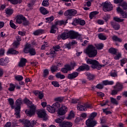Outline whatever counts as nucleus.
I'll list each match as a JSON object with an SVG mask.
<instances>
[{"label": "nucleus", "mask_w": 127, "mask_h": 127, "mask_svg": "<svg viewBox=\"0 0 127 127\" xmlns=\"http://www.w3.org/2000/svg\"><path fill=\"white\" fill-rule=\"evenodd\" d=\"M60 127H66V121H64L60 124Z\"/></svg>", "instance_id": "774afa93"}, {"label": "nucleus", "mask_w": 127, "mask_h": 127, "mask_svg": "<svg viewBox=\"0 0 127 127\" xmlns=\"http://www.w3.org/2000/svg\"><path fill=\"white\" fill-rule=\"evenodd\" d=\"M113 9V5L109 2L106 1L103 5V10L104 11H110Z\"/></svg>", "instance_id": "f8f14e48"}, {"label": "nucleus", "mask_w": 127, "mask_h": 127, "mask_svg": "<svg viewBox=\"0 0 127 127\" xmlns=\"http://www.w3.org/2000/svg\"><path fill=\"white\" fill-rule=\"evenodd\" d=\"M10 27L12 28H14V29H15V28H16V26H15V24H14V23L12 22V20H11L10 21Z\"/></svg>", "instance_id": "5fc2aeb1"}, {"label": "nucleus", "mask_w": 127, "mask_h": 127, "mask_svg": "<svg viewBox=\"0 0 127 127\" xmlns=\"http://www.w3.org/2000/svg\"><path fill=\"white\" fill-rule=\"evenodd\" d=\"M15 79L17 81H22L23 77L22 75H17L15 77Z\"/></svg>", "instance_id": "09e8293b"}, {"label": "nucleus", "mask_w": 127, "mask_h": 127, "mask_svg": "<svg viewBox=\"0 0 127 127\" xmlns=\"http://www.w3.org/2000/svg\"><path fill=\"white\" fill-rule=\"evenodd\" d=\"M109 53H111V54H113L114 55H117V54L118 53V50L113 48H111L109 49Z\"/></svg>", "instance_id": "393cba45"}, {"label": "nucleus", "mask_w": 127, "mask_h": 127, "mask_svg": "<svg viewBox=\"0 0 127 127\" xmlns=\"http://www.w3.org/2000/svg\"><path fill=\"white\" fill-rule=\"evenodd\" d=\"M27 63V60H26V59L21 58L19 63L18 66L19 67H24Z\"/></svg>", "instance_id": "a211bd4d"}, {"label": "nucleus", "mask_w": 127, "mask_h": 127, "mask_svg": "<svg viewBox=\"0 0 127 127\" xmlns=\"http://www.w3.org/2000/svg\"><path fill=\"white\" fill-rule=\"evenodd\" d=\"M96 14H99V12L98 11H93V12H91L90 13V18H91V19H92V18H93V17H94L95 15H96Z\"/></svg>", "instance_id": "ea45409f"}, {"label": "nucleus", "mask_w": 127, "mask_h": 127, "mask_svg": "<svg viewBox=\"0 0 127 127\" xmlns=\"http://www.w3.org/2000/svg\"><path fill=\"white\" fill-rule=\"evenodd\" d=\"M5 11H6V14H8V15H10L12 14V13H13V10H12V9H8V8L6 9Z\"/></svg>", "instance_id": "a18cd8bd"}, {"label": "nucleus", "mask_w": 127, "mask_h": 127, "mask_svg": "<svg viewBox=\"0 0 127 127\" xmlns=\"http://www.w3.org/2000/svg\"><path fill=\"white\" fill-rule=\"evenodd\" d=\"M9 60L8 58L5 59L2 58L0 59V65L1 66H6V64L8 63Z\"/></svg>", "instance_id": "f3484780"}, {"label": "nucleus", "mask_w": 127, "mask_h": 127, "mask_svg": "<svg viewBox=\"0 0 127 127\" xmlns=\"http://www.w3.org/2000/svg\"><path fill=\"white\" fill-rule=\"evenodd\" d=\"M111 24L115 30H119V29H120V28L121 27L120 24L116 23L115 22H111Z\"/></svg>", "instance_id": "4be33fe9"}, {"label": "nucleus", "mask_w": 127, "mask_h": 127, "mask_svg": "<svg viewBox=\"0 0 127 127\" xmlns=\"http://www.w3.org/2000/svg\"><path fill=\"white\" fill-rule=\"evenodd\" d=\"M103 85L104 86H107V85H113L114 84V81H109V80H104L102 81Z\"/></svg>", "instance_id": "c85d7f7f"}, {"label": "nucleus", "mask_w": 127, "mask_h": 127, "mask_svg": "<svg viewBox=\"0 0 127 127\" xmlns=\"http://www.w3.org/2000/svg\"><path fill=\"white\" fill-rule=\"evenodd\" d=\"M27 104L30 108V110H26L25 111L27 116H28V117H32V116H34V114H35V106H34V105L32 104V102L29 100L28 101Z\"/></svg>", "instance_id": "39448f33"}, {"label": "nucleus", "mask_w": 127, "mask_h": 127, "mask_svg": "<svg viewBox=\"0 0 127 127\" xmlns=\"http://www.w3.org/2000/svg\"><path fill=\"white\" fill-rule=\"evenodd\" d=\"M24 19V17L22 15H19L17 16L16 19V23L21 24L22 23V21Z\"/></svg>", "instance_id": "6ab92c4d"}, {"label": "nucleus", "mask_w": 127, "mask_h": 127, "mask_svg": "<svg viewBox=\"0 0 127 127\" xmlns=\"http://www.w3.org/2000/svg\"><path fill=\"white\" fill-rule=\"evenodd\" d=\"M79 75V73L77 72H73L71 73H69L67 75V78L69 80H73L75 78H77Z\"/></svg>", "instance_id": "dca6fc26"}, {"label": "nucleus", "mask_w": 127, "mask_h": 127, "mask_svg": "<svg viewBox=\"0 0 127 127\" xmlns=\"http://www.w3.org/2000/svg\"><path fill=\"white\" fill-rule=\"evenodd\" d=\"M95 47L97 49L101 50V49H103L104 48V44L102 43L95 44Z\"/></svg>", "instance_id": "e433bc0d"}, {"label": "nucleus", "mask_w": 127, "mask_h": 127, "mask_svg": "<svg viewBox=\"0 0 127 127\" xmlns=\"http://www.w3.org/2000/svg\"><path fill=\"white\" fill-rule=\"evenodd\" d=\"M74 116L75 115H74V113L72 111H71L68 115V116L67 117V119L71 120L72 119H73V118H74Z\"/></svg>", "instance_id": "79ce46f5"}, {"label": "nucleus", "mask_w": 127, "mask_h": 127, "mask_svg": "<svg viewBox=\"0 0 127 127\" xmlns=\"http://www.w3.org/2000/svg\"><path fill=\"white\" fill-rule=\"evenodd\" d=\"M97 115L96 112H93L90 114L89 119L86 121V127H94L98 124L96 120H93L97 117Z\"/></svg>", "instance_id": "7ed1b4c3"}, {"label": "nucleus", "mask_w": 127, "mask_h": 127, "mask_svg": "<svg viewBox=\"0 0 127 127\" xmlns=\"http://www.w3.org/2000/svg\"><path fill=\"white\" fill-rule=\"evenodd\" d=\"M64 119H65V118L64 116L61 117L60 118H58L57 119L55 120V122L56 123H57V124H62V122H63V121H64Z\"/></svg>", "instance_id": "c756f323"}, {"label": "nucleus", "mask_w": 127, "mask_h": 127, "mask_svg": "<svg viewBox=\"0 0 127 127\" xmlns=\"http://www.w3.org/2000/svg\"><path fill=\"white\" fill-rule=\"evenodd\" d=\"M57 70H58V68L56 65H53L51 67V71H52V73H54V72H56Z\"/></svg>", "instance_id": "4c0bfd02"}, {"label": "nucleus", "mask_w": 127, "mask_h": 127, "mask_svg": "<svg viewBox=\"0 0 127 127\" xmlns=\"http://www.w3.org/2000/svg\"><path fill=\"white\" fill-rule=\"evenodd\" d=\"M43 73H44V74H43L44 78H46V77H47V75H49V71L47 69H45L44 70Z\"/></svg>", "instance_id": "8fccbe9b"}, {"label": "nucleus", "mask_w": 127, "mask_h": 127, "mask_svg": "<svg viewBox=\"0 0 127 127\" xmlns=\"http://www.w3.org/2000/svg\"><path fill=\"white\" fill-rule=\"evenodd\" d=\"M30 56H34V55H36V51H35V49L31 48V49L30 50V52H29Z\"/></svg>", "instance_id": "f704fd0d"}, {"label": "nucleus", "mask_w": 127, "mask_h": 127, "mask_svg": "<svg viewBox=\"0 0 127 127\" xmlns=\"http://www.w3.org/2000/svg\"><path fill=\"white\" fill-rule=\"evenodd\" d=\"M52 84L54 86V87H59L60 85H59V83H58V82L57 81H53L52 82Z\"/></svg>", "instance_id": "4d7b16f0"}, {"label": "nucleus", "mask_w": 127, "mask_h": 127, "mask_svg": "<svg viewBox=\"0 0 127 127\" xmlns=\"http://www.w3.org/2000/svg\"><path fill=\"white\" fill-rule=\"evenodd\" d=\"M49 0H44L42 2V5L43 6H48L49 5V2H48Z\"/></svg>", "instance_id": "de8ad7c7"}, {"label": "nucleus", "mask_w": 127, "mask_h": 127, "mask_svg": "<svg viewBox=\"0 0 127 127\" xmlns=\"http://www.w3.org/2000/svg\"><path fill=\"white\" fill-rule=\"evenodd\" d=\"M114 88L117 89L118 92H120V91H122V90L124 89V87H123V84L120 83V82H118L116 85L114 86Z\"/></svg>", "instance_id": "5701e85b"}, {"label": "nucleus", "mask_w": 127, "mask_h": 127, "mask_svg": "<svg viewBox=\"0 0 127 127\" xmlns=\"http://www.w3.org/2000/svg\"><path fill=\"white\" fill-rule=\"evenodd\" d=\"M112 39L113 41H117L118 42H122V41H123L122 39L118 38V36H116V35L113 36L112 37Z\"/></svg>", "instance_id": "2f4dec72"}, {"label": "nucleus", "mask_w": 127, "mask_h": 127, "mask_svg": "<svg viewBox=\"0 0 127 127\" xmlns=\"http://www.w3.org/2000/svg\"><path fill=\"white\" fill-rule=\"evenodd\" d=\"M113 19L115 20V21H117V22H123V21H124V19H121V18H119L118 17H114Z\"/></svg>", "instance_id": "37998d69"}, {"label": "nucleus", "mask_w": 127, "mask_h": 127, "mask_svg": "<svg viewBox=\"0 0 127 127\" xmlns=\"http://www.w3.org/2000/svg\"><path fill=\"white\" fill-rule=\"evenodd\" d=\"M53 49L55 50V51H59V49H60V46L59 45L55 46L53 47Z\"/></svg>", "instance_id": "338daca9"}, {"label": "nucleus", "mask_w": 127, "mask_h": 127, "mask_svg": "<svg viewBox=\"0 0 127 127\" xmlns=\"http://www.w3.org/2000/svg\"><path fill=\"white\" fill-rule=\"evenodd\" d=\"M46 23H50L52 22V21H53V20H54V17L53 16H52L51 17L46 18Z\"/></svg>", "instance_id": "72a5a7b5"}, {"label": "nucleus", "mask_w": 127, "mask_h": 127, "mask_svg": "<svg viewBox=\"0 0 127 127\" xmlns=\"http://www.w3.org/2000/svg\"><path fill=\"white\" fill-rule=\"evenodd\" d=\"M86 63L87 64H91V67L92 68V69H97V70H101L102 67H105L106 65V64L103 65L100 64L99 62L95 60H92L91 59H87L86 60Z\"/></svg>", "instance_id": "f03ea898"}, {"label": "nucleus", "mask_w": 127, "mask_h": 127, "mask_svg": "<svg viewBox=\"0 0 127 127\" xmlns=\"http://www.w3.org/2000/svg\"><path fill=\"white\" fill-rule=\"evenodd\" d=\"M67 112H68L67 107L65 106L64 105H63L58 112V116H64V115H65Z\"/></svg>", "instance_id": "9b49d317"}, {"label": "nucleus", "mask_w": 127, "mask_h": 127, "mask_svg": "<svg viewBox=\"0 0 127 127\" xmlns=\"http://www.w3.org/2000/svg\"><path fill=\"white\" fill-rule=\"evenodd\" d=\"M14 89H15V86H14V84L10 83V87L8 89V91H10V92H13V91H14Z\"/></svg>", "instance_id": "a19ab883"}, {"label": "nucleus", "mask_w": 127, "mask_h": 127, "mask_svg": "<svg viewBox=\"0 0 127 127\" xmlns=\"http://www.w3.org/2000/svg\"><path fill=\"white\" fill-rule=\"evenodd\" d=\"M95 88H96V89H99V90H102V89H103L104 88V85L98 84L95 86Z\"/></svg>", "instance_id": "603ef678"}, {"label": "nucleus", "mask_w": 127, "mask_h": 127, "mask_svg": "<svg viewBox=\"0 0 127 127\" xmlns=\"http://www.w3.org/2000/svg\"><path fill=\"white\" fill-rule=\"evenodd\" d=\"M63 24V22L61 21H56L55 25H52L51 27L50 33H56V31L58 28H57V25Z\"/></svg>", "instance_id": "1a4fd4ad"}, {"label": "nucleus", "mask_w": 127, "mask_h": 127, "mask_svg": "<svg viewBox=\"0 0 127 127\" xmlns=\"http://www.w3.org/2000/svg\"><path fill=\"white\" fill-rule=\"evenodd\" d=\"M47 110L49 112V113H51L52 114H54L56 112V110L53 105L52 106H48L47 107Z\"/></svg>", "instance_id": "a878e982"}, {"label": "nucleus", "mask_w": 127, "mask_h": 127, "mask_svg": "<svg viewBox=\"0 0 127 127\" xmlns=\"http://www.w3.org/2000/svg\"><path fill=\"white\" fill-rule=\"evenodd\" d=\"M103 19L107 22L110 19V15H106L103 17Z\"/></svg>", "instance_id": "6e6d98bb"}, {"label": "nucleus", "mask_w": 127, "mask_h": 127, "mask_svg": "<svg viewBox=\"0 0 127 127\" xmlns=\"http://www.w3.org/2000/svg\"><path fill=\"white\" fill-rule=\"evenodd\" d=\"M85 53L88 55L89 58H93V57L97 56L98 51L96 49V47L91 45L88 46L87 48Z\"/></svg>", "instance_id": "20e7f679"}, {"label": "nucleus", "mask_w": 127, "mask_h": 127, "mask_svg": "<svg viewBox=\"0 0 127 127\" xmlns=\"http://www.w3.org/2000/svg\"><path fill=\"white\" fill-rule=\"evenodd\" d=\"M74 67L70 64H66L64 65V67H63L61 69V71L63 73L65 74L68 73V71H71Z\"/></svg>", "instance_id": "ddd939ff"}, {"label": "nucleus", "mask_w": 127, "mask_h": 127, "mask_svg": "<svg viewBox=\"0 0 127 127\" xmlns=\"http://www.w3.org/2000/svg\"><path fill=\"white\" fill-rule=\"evenodd\" d=\"M110 75L111 76V77H118V74H117V73L115 71H111V72L110 73Z\"/></svg>", "instance_id": "13d9d810"}, {"label": "nucleus", "mask_w": 127, "mask_h": 127, "mask_svg": "<svg viewBox=\"0 0 127 127\" xmlns=\"http://www.w3.org/2000/svg\"><path fill=\"white\" fill-rule=\"evenodd\" d=\"M65 126L66 127H71L73 124L70 122H68L65 121Z\"/></svg>", "instance_id": "69168bd1"}, {"label": "nucleus", "mask_w": 127, "mask_h": 127, "mask_svg": "<svg viewBox=\"0 0 127 127\" xmlns=\"http://www.w3.org/2000/svg\"><path fill=\"white\" fill-rule=\"evenodd\" d=\"M122 7H123L124 9H127V3L126 2H124L121 4Z\"/></svg>", "instance_id": "e2e57ef3"}, {"label": "nucleus", "mask_w": 127, "mask_h": 127, "mask_svg": "<svg viewBox=\"0 0 127 127\" xmlns=\"http://www.w3.org/2000/svg\"><path fill=\"white\" fill-rule=\"evenodd\" d=\"M19 122L20 123H22L24 126L27 127H33V126L36 124V121H32V122H30L29 120L25 119L20 120Z\"/></svg>", "instance_id": "6e6552de"}, {"label": "nucleus", "mask_w": 127, "mask_h": 127, "mask_svg": "<svg viewBox=\"0 0 127 127\" xmlns=\"http://www.w3.org/2000/svg\"><path fill=\"white\" fill-rule=\"evenodd\" d=\"M84 70H90V66L88 64H84L80 66L78 68L76 69V71H77V72H81V71H84Z\"/></svg>", "instance_id": "2eb2a0df"}, {"label": "nucleus", "mask_w": 127, "mask_h": 127, "mask_svg": "<svg viewBox=\"0 0 127 127\" xmlns=\"http://www.w3.org/2000/svg\"><path fill=\"white\" fill-rule=\"evenodd\" d=\"M111 102L112 104H113V105H116V106H118L119 105V102L114 98L111 97L110 98Z\"/></svg>", "instance_id": "c9c22d12"}, {"label": "nucleus", "mask_w": 127, "mask_h": 127, "mask_svg": "<svg viewBox=\"0 0 127 127\" xmlns=\"http://www.w3.org/2000/svg\"><path fill=\"white\" fill-rule=\"evenodd\" d=\"M21 2V0H13L12 1V3L13 4H17V3H20Z\"/></svg>", "instance_id": "864d4df0"}, {"label": "nucleus", "mask_w": 127, "mask_h": 127, "mask_svg": "<svg viewBox=\"0 0 127 127\" xmlns=\"http://www.w3.org/2000/svg\"><path fill=\"white\" fill-rule=\"evenodd\" d=\"M8 101L12 109H14V106H13V104H14V101H13V99L12 98H9L8 99Z\"/></svg>", "instance_id": "58836bf2"}, {"label": "nucleus", "mask_w": 127, "mask_h": 127, "mask_svg": "<svg viewBox=\"0 0 127 127\" xmlns=\"http://www.w3.org/2000/svg\"><path fill=\"white\" fill-rule=\"evenodd\" d=\"M40 11L42 14H44V15H45L48 13V11L47 9H46V8H44V7H41L40 8Z\"/></svg>", "instance_id": "b1692460"}, {"label": "nucleus", "mask_w": 127, "mask_h": 127, "mask_svg": "<svg viewBox=\"0 0 127 127\" xmlns=\"http://www.w3.org/2000/svg\"><path fill=\"white\" fill-rule=\"evenodd\" d=\"M77 109L79 111H81L82 112H85L86 111V106L85 104L82 105L81 103H78V105H77Z\"/></svg>", "instance_id": "aec40b11"}, {"label": "nucleus", "mask_w": 127, "mask_h": 127, "mask_svg": "<svg viewBox=\"0 0 127 127\" xmlns=\"http://www.w3.org/2000/svg\"><path fill=\"white\" fill-rule=\"evenodd\" d=\"M37 115L39 118L43 119V121H47L48 117H47V114L45 110H40L37 112Z\"/></svg>", "instance_id": "9d476101"}, {"label": "nucleus", "mask_w": 127, "mask_h": 127, "mask_svg": "<svg viewBox=\"0 0 127 127\" xmlns=\"http://www.w3.org/2000/svg\"><path fill=\"white\" fill-rule=\"evenodd\" d=\"M53 107H54L55 111H57V110H59V109H60V103L56 102L53 104Z\"/></svg>", "instance_id": "cd10ccee"}, {"label": "nucleus", "mask_w": 127, "mask_h": 127, "mask_svg": "<svg viewBox=\"0 0 127 127\" xmlns=\"http://www.w3.org/2000/svg\"><path fill=\"white\" fill-rule=\"evenodd\" d=\"M122 58V54H121V53H117L116 54V56H115L114 57V59L115 60H119L120 59V58Z\"/></svg>", "instance_id": "49530a36"}, {"label": "nucleus", "mask_w": 127, "mask_h": 127, "mask_svg": "<svg viewBox=\"0 0 127 127\" xmlns=\"http://www.w3.org/2000/svg\"><path fill=\"white\" fill-rule=\"evenodd\" d=\"M31 45L27 44L25 48L24 49V52L25 54L29 53V52L30 51V50L31 49Z\"/></svg>", "instance_id": "412c9836"}, {"label": "nucleus", "mask_w": 127, "mask_h": 127, "mask_svg": "<svg viewBox=\"0 0 127 127\" xmlns=\"http://www.w3.org/2000/svg\"><path fill=\"white\" fill-rule=\"evenodd\" d=\"M61 37L62 39L65 40L67 38L70 39H76V38H80V35L78 32L74 31H69L67 33H63L61 35Z\"/></svg>", "instance_id": "f257e3e1"}, {"label": "nucleus", "mask_w": 127, "mask_h": 127, "mask_svg": "<svg viewBox=\"0 0 127 127\" xmlns=\"http://www.w3.org/2000/svg\"><path fill=\"white\" fill-rule=\"evenodd\" d=\"M118 13H120L122 18H127V12L123 11L122 8L118 7L117 9Z\"/></svg>", "instance_id": "4468645a"}, {"label": "nucleus", "mask_w": 127, "mask_h": 127, "mask_svg": "<svg viewBox=\"0 0 127 127\" xmlns=\"http://www.w3.org/2000/svg\"><path fill=\"white\" fill-rule=\"evenodd\" d=\"M16 107L15 108V115L16 116V118H20L19 114H20V105L22 104V100L19 98L17 99L15 102Z\"/></svg>", "instance_id": "423d86ee"}, {"label": "nucleus", "mask_w": 127, "mask_h": 127, "mask_svg": "<svg viewBox=\"0 0 127 127\" xmlns=\"http://www.w3.org/2000/svg\"><path fill=\"white\" fill-rule=\"evenodd\" d=\"M80 19H75L73 20V22L72 23V25H77V24L79 23Z\"/></svg>", "instance_id": "3c124183"}, {"label": "nucleus", "mask_w": 127, "mask_h": 127, "mask_svg": "<svg viewBox=\"0 0 127 127\" xmlns=\"http://www.w3.org/2000/svg\"><path fill=\"white\" fill-rule=\"evenodd\" d=\"M98 38L101 40H106V39H107L106 36L104 35L103 34H99L98 35Z\"/></svg>", "instance_id": "c03bdc74"}, {"label": "nucleus", "mask_w": 127, "mask_h": 127, "mask_svg": "<svg viewBox=\"0 0 127 127\" xmlns=\"http://www.w3.org/2000/svg\"><path fill=\"white\" fill-rule=\"evenodd\" d=\"M42 33H44V30L42 29H39L33 32L34 35H40Z\"/></svg>", "instance_id": "bb28decb"}, {"label": "nucleus", "mask_w": 127, "mask_h": 127, "mask_svg": "<svg viewBox=\"0 0 127 127\" xmlns=\"http://www.w3.org/2000/svg\"><path fill=\"white\" fill-rule=\"evenodd\" d=\"M23 23L24 25H28L29 24V22H28V21H27V20H26V19L24 17V19H23Z\"/></svg>", "instance_id": "0e129e2a"}, {"label": "nucleus", "mask_w": 127, "mask_h": 127, "mask_svg": "<svg viewBox=\"0 0 127 127\" xmlns=\"http://www.w3.org/2000/svg\"><path fill=\"white\" fill-rule=\"evenodd\" d=\"M109 101L108 100H106L105 102L101 103L100 106H101V107H104L105 106H107V105H108V103H109Z\"/></svg>", "instance_id": "052dcab7"}, {"label": "nucleus", "mask_w": 127, "mask_h": 127, "mask_svg": "<svg viewBox=\"0 0 127 127\" xmlns=\"http://www.w3.org/2000/svg\"><path fill=\"white\" fill-rule=\"evenodd\" d=\"M7 54H18V52L14 50L13 49L8 50Z\"/></svg>", "instance_id": "7c9ffc66"}, {"label": "nucleus", "mask_w": 127, "mask_h": 127, "mask_svg": "<svg viewBox=\"0 0 127 127\" xmlns=\"http://www.w3.org/2000/svg\"><path fill=\"white\" fill-rule=\"evenodd\" d=\"M47 43H44V44L42 45L41 49L42 50H44L46 47H48V45L47 44Z\"/></svg>", "instance_id": "680f3d73"}, {"label": "nucleus", "mask_w": 127, "mask_h": 127, "mask_svg": "<svg viewBox=\"0 0 127 127\" xmlns=\"http://www.w3.org/2000/svg\"><path fill=\"white\" fill-rule=\"evenodd\" d=\"M77 14V11L74 9H69L65 11L64 13L65 16H67L68 18H71L72 16H75Z\"/></svg>", "instance_id": "0eeeda50"}, {"label": "nucleus", "mask_w": 127, "mask_h": 127, "mask_svg": "<svg viewBox=\"0 0 127 127\" xmlns=\"http://www.w3.org/2000/svg\"><path fill=\"white\" fill-rule=\"evenodd\" d=\"M56 78L58 79H65V75L62 74L61 73L58 72L56 74Z\"/></svg>", "instance_id": "473e14b6"}, {"label": "nucleus", "mask_w": 127, "mask_h": 127, "mask_svg": "<svg viewBox=\"0 0 127 127\" xmlns=\"http://www.w3.org/2000/svg\"><path fill=\"white\" fill-rule=\"evenodd\" d=\"M55 102H62L63 101V98L62 97H57L55 98Z\"/></svg>", "instance_id": "bf43d9fd"}]
</instances>
